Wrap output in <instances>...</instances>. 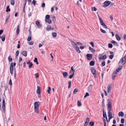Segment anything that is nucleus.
I'll use <instances>...</instances> for the list:
<instances>
[{
  "label": "nucleus",
  "mask_w": 126,
  "mask_h": 126,
  "mask_svg": "<svg viewBox=\"0 0 126 126\" xmlns=\"http://www.w3.org/2000/svg\"><path fill=\"white\" fill-rule=\"evenodd\" d=\"M40 89L39 86H37V90L36 91V93L38 94H40Z\"/></svg>",
  "instance_id": "9d476101"
},
{
  "label": "nucleus",
  "mask_w": 126,
  "mask_h": 126,
  "mask_svg": "<svg viewBox=\"0 0 126 126\" xmlns=\"http://www.w3.org/2000/svg\"><path fill=\"white\" fill-rule=\"evenodd\" d=\"M72 45V46L74 48H75L77 47V45L76 44L75 42H74L72 41L71 42Z\"/></svg>",
  "instance_id": "ddd939ff"
},
{
  "label": "nucleus",
  "mask_w": 126,
  "mask_h": 126,
  "mask_svg": "<svg viewBox=\"0 0 126 126\" xmlns=\"http://www.w3.org/2000/svg\"><path fill=\"white\" fill-rule=\"evenodd\" d=\"M10 73L11 74H12L13 73L14 71V67L13 63H11L10 65Z\"/></svg>",
  "instance_id": "f03ea898"
},
{
  "label": "nucleus",
  "mask_w": 126,
  "mask_h": 126,
  "mask_svg": "<svg viewBox=\"0 0 126 126\" xmlns=\"http://www.w3.org/2000/svg\"><path fill=\"white\" fill-rule=\"evenodd\" d=\"M108 46L109 48H112V47L113 46L110 43L108 44Z\"/></svg>",
  "instance_id": "c9c22d12"
},
{
  "label": "nucleus",
  "mask_w": 126,
  "mask_h": 126,
  "mask_svg": "<svg viewBox=\"0 0 126 126\" xmlns=\"http://www.w3.org/2000/svg\"><path fill=\"white\" fill-rule=\"evenodd\" d=\"M34 108H36L38 107V102H35L34 104Z\"/></svg>",
  "instance_id": "aec40b11"
},
{
  "label": "nucleus",
  "mask_w": 126,
  "mask_h": 126,
  "mask_svg": "<svg viewBox=\"0 0 126 126\" xmlns=\"http://www.w3.org/2000/svg\"><path fill=\"white\" fill-rule=\"evenodd\" d=\"M107 58V56L106 55H105L103 56H102V57L99 56V59L100 60H104L106 59Z\"/></svg>",
  "instance_id": "0eeeda50"
},
{
  "label": "nucleus",
  "mask_w": 126,
  "mask_h": 126,
  "mask_svg": "<svg viewBox=\"0 0 126 126\" xmlns=\"http://www.w3.org/2000/svg\"><path fill=\"white\" fill-rule=\"evenodd\" d=\"M11 4L13 5H14L15 4V0H11Z\"/></svg>",
  "instance_id": "ea45409f"
},
{
  "label": "nucleus",
  "mask_w": 126,
  "mask_h": 126,
  "mask_svg": "<svg viewBox=\"0 0 126 126\" xmlns=\"http://www.w3.org/2000/svg\"><path fill=\"white\" fill-rule=\"evenodd\" d=\"M78 92V90L77 89H75L74 90V91H73V93H77Z\"/></svg>",
  "instance_id": "052dcab7"
},
{
  "label": "nucleus",
  "mask_w": 126,
  "mask_h": 126,
  "mask_svg": "<svg viewBox=\"0 0 126 126\" xmlns=\"http://www.w3.org/2000/svg\"><path fill=\"white\" fill-rule=\"evenodd\" d=\"M115 36L117 40L118 41L120 40L121 39V38L118 34H116L115 35Z\"/></svg>",
  "instance_id": "5701e85b"
},
{
  "label": "nucleus",
  "mask_w": 126,
  "mask_h": 126,
  "mask_svg": "<svg viewBox=\"0 0 126 126\" xmlns=\"http://www.w3.org/2000/svg\"><path fill=\"white\" fill-rule=\"evenodd\" d=\"M89 94L88 93H86V94L84 96V98H85L87 96H89Z\"/></svg>",
  "instance_id": "de8ad7c7"
},
{
  "label": "nucleus",
  "mask_w": 126,
  "mask_h": 126,
  "mask_svg": "<svg viewBox=\"0 0 126 126\" xmlns=\"http://www.w3.org/2000/svg\"><path fill=\"white\" fill-rule=\"evenodd\" d=\"M5 34L2 35V37L1 36L0 37V38H2V41H4L5 39Z\"/></svg>",
  "instance_id": "4be33fe9"
},
{
  "label": "nucleus",
  "mask_w": 126,
  "mask_h": 126,
  "mask_svg": "<svg viewBox=\"0 0 126 126\" xmlns=\"http://www.w3.org/2000/svg\"><path fill=\"white\" fill-rule=\"evenodd\" d=\"M92 8L93 11H96L97 10V9L95 7H92Z\"/></svg>",
  "instance_id": "a19ab883"
},
{
  "label": "nucleus",
  "mask_w": 126,
  "mask_h": 126,
  "mask_svg": "<svg viewBox=\"0 0 126 126\" xmlns=\"http://www.w3.org/2000/svg\"><path fill=\"white\" fill-rule=\"evenodd\" d=\"M117 73L116 72L114 71L112 75V79H113L117 75Z\"/></svg>",
  "instance_id": "f8f14e48"
},
{
  "label": "nucleus",
  "mask_w": 126,
  "mask_h": 126,
  "mask_svg": "<svg viewBox=\"0 0 126 126\" xmlns=\"http://www.w3.org/2000/svg\"><path fill=\"white\" fill-rule=\"evenodd\" d=\"M35 77L36 78H38L39 77V73H37L36 74H35Z\"/></svg>",
  "instance_id": "4c0bfd02"
},
{
  "label": "nucleus",
  "mask_w": 126,
  "mask_h": 126,
  "mask_svg": "<svg viewBox=\"0 0 126 126\" xmlns=\"http://www.w3.org/2000/svg\"><path fill=\"white\" fill-rule=\"evenodd\" d=\"M118 115L119 116H121V117H123L124 115V114L122 111H120Z\"/></svg>",
  "instance_id": "a211bd4d"
},
{
  "label": "nucleus",
  "mask_w": 126,
  "mask_h": 126,
  "mask_svg": "<svg viewBox=\"0 0 126 126\" xmlns=\"http://www.w3.org/2000/svg\"><path fill=\"white\" fill-rule=\"evenodd\" d=\"M8 60L9 62H12V58L10 56H9L8 58Z\"/></svg>",
  "instance_id": "2f4dec72"
},
{
  "label": "nucleus",
  "mask_w": 126,
  "mask_h": 126,
  "mask_svg": "<svg viewBox=\"0 0 126 126\" xmlns=\"http://www.w3.org/2000/svg\"><path fill=\"white\" fill-rule=\"evenodd\" d=\"M94 63L95 62L94 61H92L90 63V65L91 66H93L94 65Z\"/></svg>",
  "instance_id": "bb28decb"
},
{
  "label": "nucleus",
  "mask_w": 126,
  "mask_h": 126,
  "mask_svg": "<svg viewBox=\"0 0 126 126\" xmlns=\"http://www.w3.org/2000/svg\"><path fill=\"white\" fill-rule=\"evenodd\" d=\"M33 41H32L30 42H29V44L30 45H33Z\"/></svg>",
  "instance_id": "338daca9"
},
{
  "label": "nucleus",
  "mask_w": 126,
  "mask_h": 126,
  "mask_svg": "<svg viewBox=\"0 0 126 126\" xmlns=\"http://www.w3.org/2000/svg\"><path fill=\"white\" fill-rule=\"evenodd\" d=\"M46 29L47 31H49L50 30H53V28L51 27L50 25H48L46 27Z\"/></svg>",
  "instance_id": "6e6552de"
},
{
  "label": "nucleus",
  "mask_w": 126,
  "mask_h": 126,
  "mask_svg": "<svg viewBox=\"0 0 126 126\" xmlns=\"http://www.w3.org/2000/svg\"><path fill=\"white\" fill-rule=\"evenodd\" d=\"M2 110L3 111V112H5V101L4 100V98L2 101Z\"/></svg>",
  "instance_id": "20e7f679"
},
{
  "label": "nucleus",
  "mask_w": 126,
  "mask_h": 126,
  "mask_svg": "<svg viewBox=\"0 0 126 126\" xmlns=\"http://www.w3.org/2000/svg\"><path fill=\"white\" fill-rule=\"evenodd\" d=\"M27 51H23L21 52L22 55L25 57L27 56Z\"/></svg>",
  "instance_id": "1a4fd4ad"
},
{
  "label": "nucleus",
  "mask_w": 126,
  "mask_h": 126,
  "mask_svg": "<svg viewBox=\"0 0 126 126\" xmlns=\"http://www.w3.org/2000/svg\"><path fill=\"white\" fill-rule=\"evenodd\" d=\"M87 59L88 60H90L92 58V54H87L86 55Z\"/></svg>",
  "instance_id": "39448f33"
},
{
  "label": "nucleus",
  "mask_w": 126,
  "mask_h": 126,
  "mask_svg": "<svg viewBox=\"0 0 126 126\" xmlns=\"http://www.w3.org/2000/svg\"><path fill=\"white\" fill-rule=\"evenodd\" d=\"M19 25H18L17 26V28L16 30V33L18 35L19 33Z\"/></svg>",
  "instance_id": "a878e982"
},
{
  "label": "nucleus",
  "mask_w": 126,
  "mask_h": 126,
  "mask_svg": "<svg viewBox=\"0 0 126 126\" xmlns=\"http://www.w3.org/2000/svg\"><path fill=\"white\" fill-rule=\"evenodd\" d=\"M104 99H103L102 102V106L103 107H104L105 104H104Z\"/></svg>",
  "instance_id": "09e8293b"
},
{
  "label": "nucleus",
  "mask_w": 126,
  "mask_h": 126,
  "mask_svg": "<svg viewBox=\"0 0 126 126\" xmlns=\"http://www.w3.org/2000/svg\"><path fill=\"white\" fill-rule=\"evenodd\" d=\"M112 87L111 85H110L108 86L107 87L108 91L107 92L108 93H110V91L111 90Z\"/></svg>",
  "instance_id": "2eb2a0df"
},
{
  "label": "nucleus",
  "mask_w": 126,
  "mask_h": 126,
  "mask_svg": "<svg viewBox=\"0 0 126 126\" xmlns=\"http://www.w3.org/2000/svg\"><path fill=\"white\" fill-rule=\"evenodd\" d=\"M9 84L10 85H12V80L11 79H10L9 82Z\"/></svg>",
  "instance_id": "bf43d9fd"
},
{
  "label": "nucleus",
  "mask_w": 126,
  "mask_h": 126,
  "mask_svg": "<svg viewBox=\"0 0 126 126\" xmlns=\"http://www.w3.org/2000/svg\"><path fill=\"white\" fill-rule=\"evenodd\" d=\"M122 66H120V67H118L117 68L115 71H114L116 72L117 73V72H119V71L122 69Z\"/></svg>",
  "instance_id": "412c9836"
},
{
  "label": "nucleus",
  "mask_w": 126,
  "mask_h": 126,
  "mask_svg": "<svg viewBox=\"0 0 126 126\" xmlns=\"http://www.w3.org/2000/svg\"><path fill=\"white\" fill-rule=\"evenodd\" d=\"M45 6V3H42L41 6L42 7H44Z\"/></svg>",
  "instance_id": "69168bd1"
},
{
  "label": "nucleus",
  "mask_w": 126,
  "mask_h": 126,
  "mask_svg": "<svg viewBox=\"0 0 126 126\" xmlns=\"http://www.w3.org/2000/svg\"><path fill=\"white\" fill-rule=\"evenodd\" d=\"M48 89L47 90V92L49 94L50 93V91L51 90V88L50 87H49L48 88Z\"/></svg>",
  "instance_id": "603ef678"
},
{
  "label": "nucleus",
  "mask_w": 126,
  "mask_h": 126,
  "mask_svg": "<svg viewBox=\"0 0 126 126\" xmlns=\"http://www.w3.org/2000/svg\"><path fill=\"white\" fill-rule=\"evenodd\" d=\"M124 119L123 118H122L121 120V123H124Z\"/></svg>",
  "instance_id": "5fc2aeb1"
},
{
  "label": "nucleus",
  "mask_w": 126,
  "mask_h": 126,
  "mask_svg": "<svg viewBox=\"0 0 126 126\" xmlns=\"http://www.w3.org/2000/svg\"><path fill=\"white\" fill-rule=\"evenodd\" d=\"M98 17L99 19V21H103L102 18H101L100 17V16L99 15H98Z\"/></svg>",
  "instance_id": "6e6d98bb"
},
{
  "label": "nucleus",
  "mask_w": 126,
  "mask_h": 126,
  "mask_svg": "<svg viewBox=\"0 0 126 126\" xmlns=\"http://www.w3.org/2000/svg\"><path fill=\"white\" fill-rule=\"evenodd\" d=\"M71 70L70 71V73H72L75 74V71L73 69V67L72 66L71 67Z\"/></svg>",
  "instance_id": "c756f323"
},
{
  "label": "nucleus",
  "mask_w": 126,
  "mask_h": 126,
  "mask_svg": "<svg viewBox=\"0 0 126 126\" xmlns=\"http://www.w3.org/2000/svg\"><path fill=\"white\" fill-rule=\"evenodd\" d=\"M89 48V50L92 52H94L95 51L94 49L91 48V47H90Z\"/></svg>",
  "instance_id": "473e14b6"
},
{
  "label": "nucleus",
  "mask_w": 126,
  "mask_h": 126,
  "mask_svg": "<svg viewBox=\"0 0 126 126\" xmlns=\"http://www.w3.org/2000/svg\"><path fill=\"white\" fill-rule=\"evenodd\" d=\"M111 2L107 0L105 1L104 2V5H103V7H106L108 6L110 4Z\"/></svg>",
  "instance_id": "7ed1b4c3"
},
{
  "label": "nucleus",
  "mask_w": 126,
  "mask_h": 126,
  "mask_svg": "<svg viewBox=\"0 0 126 126\" xmlns=\"http://www.w3.org/2000/svg\"><path fill=\"white\" fill-rule=\"evenodd\" d=\"M102 25L105 28H107V26L105 24V23L104 24H103V25Z\"/></svg>",
  "instance_id": "680f3d73"
},
{
  "label": "nucleus",
  "mask_w": 126,
  "mask_h": 126,
  "mask_svg": "<svg viewBox=\"0 0 126 126\" xmlns=\"http://www.w3.org/2000/svg\"><path fill=\"white\" fill-rule=\"evenodd\" d=\"M69 86L68 87V88H69L71 87V82L70 81H69Z\"/></svg>",
  "instance_id": "37998d69"
},
{
  "label": "nucleus",
  "mask_w": 126,
  "mask_h": 126,
  "mask_svg": "<svg viewBox=\"0 0 126 126\" xmlns=\"http://www.w3.org/2000/svg\"><path fill=\"white\" fill-rule=\"evenodd\" d=\"M108 116L109 117V121H110V120L111 119L112 117V115H108Z\"/></svg>",
  "instance_id": "a18cd8bd"
},
{
  "label": "nucleus",
  "mask_w": 126,
  "mask_h": 126,
  "mask_svg": "<svg viewBox=\"0 0 126 126\" xmlns=\"http://www.w3.org/2000/svg\"><path fill=\"white\" fill-rule=\"evenodd\" d=\"M19 53V51H17L16 53V55L18 56V54Z\"/></svg>",
  "instance_id": "774afa93"
},
{
  "label": "nucleus",
  "mask_w": 126,
  "mask_h": 126,
  "mask_svg": "<svg viewBox=\"0 0 126 126\" xmlns=\"http://www.w3.org/2000/svg\"><path fill=\"white\" fill-rule=\"evenodd\" d=\"M52 21L54 22H55L56 21V18L54 16H53L52 17Z\"/></svg>",
  "instance_id": "8fccbe9b"
},
{
  "label": "nucleus",
  "mask_w": 126,
  "mask_h": 126,
  "mask_svg": "<svg viewBox=\"0 0 126 126\" xmlns=\"http://www.w3.org/2000/svg\"><path fill=\"white\" fill-rule=\"evenodd\" d=\"M35 24L36 25L39 27H41L42 25L40 24L39 22L38 21H36L35 22Z\"/></svg>",
  "instance_id": "dca6fc26"
},
{
  "label": "nucleus",
  "mask_w": 126,
  "mask_h": 126,
  "mask_svg": "<svg viewBox=\"0 0 126 126\" xmlns=\"http://www.w3.org/2000/svg\"><path fill=\"white\" fill-rule=\"evenodd\" d=\"M75 74L72 73L71 75H70L69 76V78L70 79H72L73 77L74 76Z\"/></svg>",
  "instance_id": "c03bdc74"
},
{
  "label": "nucleus",
  "mask_w": 126,
  "mask_h": 126,
  "mask_svg": "<svg viewBox=\"0 0 126 126\" xmlns=\"http://www.w3.org/2000/svg\"><path fill=\"white\" fill-rule=\"evenodd\" d=\"M89 125L91 126H94V123L93 122H91L89 123Z\"/></svg>",
  "instance_id": "f704fd0d"
},
{
  "label": "nucleus",
  "mask_w": 126,
  "mask_h": 126,
  "mask_svg": "<svg viewBox=\"0 0 126 126\" xmlns=\"http://www.w3.org/2000/svg\"><path fill=\"white\" fill-rule=\"evenodd\" d=\"M103 121H104V125L106 124V120L104 119V118H103Z\"/></svg>",
  "instance_id": "e2e57ef3"
},
{
  "label": "nucleus",
  "mask_w": 126,
  "mask_h": 126,
  "mask_svg": "<svg viewBox=\"0 0 126 126\" xmlns=\"http://www.w3.org/2000/svg\"><path fill=\"white\" fill-rule=\"evenodd\" d=\"M9 6H8L6 7V11L7 12H8V11H10V9L9 8Z\"/></svg>",
  "instance_id": "e433bc0d"
},
{
  "label": "nucleus",
  "mask_w": 126,
  "mask_h": 126,
  "mask_svg": "<svg viewBox=\"0 0 126 126\" xmlns=\"http://www.w3.org/2000/svg\"><path fill=\"white\" fill-rule=\"evenodd\" d=\"M100 31L101 32H102V33H106V32L105 31L103 30L102 29H100Z\"/></svg>",
  "instance_id": "3c124183"
},
{
  "label": "nucleus",
  "mask_w": 126,
  "mask_h": 126,
  "mask_svg": "<svg viewBox=\"0 0 126 126\" xmlns=\"http://www.w3.org/2000/svg\"><path fill=\"white\" fill-rule=\"evenodd\" d=\"M63 77L66 78L68 75V74L66 72H62Z\"/></svg>",
  "instance_id": "9b49d317"
},
{
  "label": "nucleus",
  "mask_w": 126,
  "mask_h": 126,
  "mask_svg": "<svg viewBox=\"0 0 126 126\" xmlns=\"http://www.w3.org/2000/svg\"><path fill=\"white\" fill-rule=\"evenodd\" d=\"M108 110V111H111L112 108L111 103L110 102H109L107 104Z\"/></svg>",
  "instance_id": "423d86ee"
},
{
  "label": "nucleus",
  "mask_w": 126,
  "mask_h": 126,
  "mask_svg": "<svg viewBox=\"0 0 126 126\" xmlns=\"http://www.w3.org/2000/svg\"><path fill=\"white\" fill-rule=\"evenodd\" d=\"M82 104L79 101V100L78 101L77 105L79 107H80L81 106Z\"/></svg>",
  "instance_id": "7c9ffc66"
},
{
  "label": "nucleus",
  "mask_w": 126,
  "mask_h": 126,
  "mask_svg": "<svg viewBox=\"0 0 126 126\" xmlns=\"http://www.w3.org/2000/svg\"><path fill=\"white\" fill-rule=\"evenodd\" d=\"M91 71L92 73L93 74L94 77L95 78L96 76V73L95 70L93 68H90Z\"/></svg>",
  "instance_id": "f257e3e1"
},
{
  "label": "nucleus",
  "mask_w": 126,
  "mask_h": 126,
  "mask_svg": "<svg viewBox=\"0 0 126 126\" xmlns=\"http://www.w3.org/2000/svg\"><path fill=\"white\" fill-rule=\"evenodd\" d=\"M75 49L77 52L79 53L80 52V51L79 49V47L78 46L75 47Z\"/></svg>",
  "instance_id": "b1692460"
},
{
  "label": "nucleus",
  "mask_w": 126,
  "mask_h": 126,
  "mask_svg": "<svg viewBox=\"0 0 126 126\" xmlns=\"http://www.w3.org/2000/svg\"><path fill=\"white\" fill-rule=\"evenodd\" d=\"M27 64H29V68L31 67L33 65V64L32 62H31L30 61H29L28 62H27Z\"/></svg>",
  "instance_id": "f3484780"
},
{
  "label": "nucleus",
  "mask_w": 126,
  "mask_h": 126,
  "mask_svg": "<svg viewBox=\"0 0 126 126\" xmlns=\"http://www.w3.org/2000/svg\"><path fill=\"white\" fill-rule=\"evenodd\" d=\"M90 121L89 118H87L86 119V121L85 122V123H88Z\"/></svg>",
  "instance_id": "49530a36"
},
{
  "label": "nucleus",
  "mask_w": 126,
  "mask_h": 126,
  "mask_svg": "<svg viewBox=\"0 0 126 126\" xmlns=\"http://www.w3.org/2000/svg\"><path fill=\"white\" fill-rule=\"evenodd\" d=\"M34 110H35V112H36V113H38L39 112V111L38 109V108H34Z\"/></svg>",
  "instance_id": "58836bf2"
},
{
  "label": "nucleus",
  "mask_w": 126,
  "mask_h": 126,
  "mask_svg": "<svg viewBox=\"0 0 126 126\" xmlns=\"http://www.w3.org/2000/svg\"><path fill=\"white\" fill-rule=\"evenodd\" d=\"M36 2V1L35 0H33L32 2V3L34 5V6L35 5Z\"/></svg>",
  "instance_id": "4d7b16f0"
},
{
  "label": "nucleus",
  "mask_w": 126,
  "mask_h": 126,
  "mask_svg": "<svg viewBox=\"0 0 126 126\" xmlns=\"http://www.w3.org/2000/svg\"><path fill=\"white\" fill-rule=\"evenodd\" d=\"M105 61H103L102 63V65L103 66H105Z\"/></svg>",
  "instance_id": "13d9d810"
},
{
  "label": "nucleus",
  "mask_w": 126,
  "mask_h": 126,
  "mask_svg": "<svg viewBox=\"0 0 126 126\" xmlns=\"http://www.w3.org/2000/svg\"><path fill=\"white\" fill-rule=\"evenodd\" d=\"M90 44L92 45V47L94 48V46L93 42H91L90 43Z\"/></svg>",
  "instance_id": "79ce46f5"
},
{
  "label": "nucleus",
  "mask_w": 126,
  "mask_h": 126,
  "mask_svg": "<svg viewBox=\"0 0 126 126\" xmlns=\"http://www.w3.org/2000/svg\"><path fill=\"white\" fill-rule=\"evenodd\" d=\"M52 35L53 37H55L56 36L57 34L56 32H52Z\"/></svg>",
  "instance_id": "c85d7f7f"
},
{
  "label": "nucleus",
  "mask_w": 126,
  "mask_h": 126,
  "mask_svg": "<svg viewBox=\"0 0 126 126\" xmlns=\"http://www.w3.org/2000/svg\"><path fill=\"white\" fill-rule=\"evenodd\" d=\"M111 42L112 44H113L115 45H116L117 46H119L118 44V43L117 42L113 40H112V41H111Z\"/></svg>",
  "instance_id": "6ab92c4d"
},
{
  "label": "nucleus",
  "mask_w": 126,
  "mask_h": 126,
  "mask_svg": "<svg viewBox=\"0 0 126 126\" xmlns=\"http://www.w3.org/2000/svg\"><path fill=\"white\" fill-rule=\"evenodd\" d=\"M113 55H110L109 56V57L111 59H112L113 58Z\"/></svg>",
  "instance_id": "0e129e2a"
},
{
  "label": "nucleus",
  "mask_w": 126,
  "mask_h": 126,
  "mask_svg": "<svg viewBox=\"0 0 126 126\" xmlns=\"http://www.w3.org/2000/svg\"><path fill=\"white\" fill-rule=\"evenodd\" d=\"M121 61V63L122 64H124L125 63V62H126V61L125 60H124V58H121V59L120 61L119 62V64H120V63Z\"/></svg>",
  "instance_id": "4468645a"
},
{
  "label": "nucleus",
  "mask_w": 126,
  "mask_h": 126,
  "mask_svg": "<svg viewBox=\"0 0 126 126\" xmlns=\"http://www.w3.org/2000/svg\"><path fill=\"white\" fill-rule=\"evenodd\" d=\"M45 20L46 22H47L49 24H50L51 23V20L49 19L47 20L45 19Z\"/></svg>",
  "instance_id": "393cba45"
},
{
  "label": "nucleus",
  "mask_w": 126,
  "mask_h": 126,
  "mask_svg": "<svg viewBox=\"0 0 126 126\" xmlns=\"http://www.w3.org/2000/svg\"><path fill=\"white\" fill-rule=\"evenodd\" d=\"M31 40V36H29L28 37V39H27V40L29 41H30Z\"/></svg>",
  "instance_id": "864d4df0"
},
{
  "label": "nucleus",
  "mask_w": 126,
  "mask_h": 126,
  "mask_svg": "<svg viewBox=\"0 0 126 126\" xmlns=\"http://www.w3.org/2000/svg\"><path fill=\"white\" fill-rule=\"evenodd\" d=\"M92 85H89L88 88V90L89 91H91L92 88Z\"/></svg>",
  "instance_id": "cd10ccee"
},
{
  "label": "nucleus",
  "mask_w": 126,
  "mask_h": 126,
  "mask_svg": "<svg viewBox=\"0 0 126 126\" xmlns=\"http://www.w3.org/2000/svg\"><path fill=\"white\" fill-rule=\"evenodd\" d=\"M50 16L49 15H47L45 16L46 20L49 19Z\"/></svg>",
  "instance_id": "72a5a7b5"
}]
</instances>
